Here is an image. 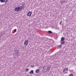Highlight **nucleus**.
<instances>
[{"mask_svg":"<svg viewBox=\"0 0 76 76\" xmlns=\"http://www.w3.org/2000/svg\"><path fill=\"white\" fill-rule=\"evenodd\" d=\"M24 6L23 4H22V5H21V4H20L18 6V8H15V11L16 12V11H18V10L19 11H20L21 10H22V9H23V8H24V6Z\"/></svg>","mask_w":76,"mask_h":76,"instance_id":"f257e3e1","label":"nucleus"},{"mask_svg":"<svg viewBox=\"0 0 76 76\" xmlns=\"http://www.w3.org/2000/svg\"><path fill=\"white\" fill-rule=\"evenodd\" d=\"M43 69H46L47 71H48L50 69L51 66L48 65H47L46 66H44L43 67Z\"/></svg>","mask_w":76,"mask_h":76,"instance_id":"f03ea898","label":"nucleus"},{"mask_svg":"<svg viewBox=\"0 0 76 76\" xmlns=\"http://www.w3.org/2000/svg\"><path fill=\"white\" fill-rule=\"evenodd\" d=\"M19 54V52L18 51H17L14 53L13 56L15 57H16V56H18V55Z\"/></svg>","mask_w":76,"mask_h":76,"instance_id":"7ed1b4c3","label":"nucleus"},{"mask_svg":"<svg viewBox=\"0 0 76 76\" xmlns=\"http://www.w3.org/2000/svg\"><path fill=\"white\" fill-rule=\"evenodd\" d=\"M28 42L29 41H28V40H26L25 41L24 44H25V45H27L28 44Z\"/></svg>","mask_w":76,"mask_h":76,"instance_id":"20e7f679","label":"nucleus"},{"mask_svg":"<svg viewBox=\"0 0 76 76\" xmlns=\"http://www.w3.org/2000/svg\"><path fill=\"white\" fill-rule=\"evenodd\" d=\"M0 1L1 3H4L5 2L6 3H7V2L8 1V0H0Z\"/></svg>","mask_w":76,"mask_h":76,"instance_id":"39448f33","label":"nucleus"},{"mask_svg":"<svg viewBox=\"0 0 76 76\" xmlns=\"http://www.w3.org/2000/svg\"><path fill=\"white\" fill-rule=\"evenodd\" d=\"M32 15V12H29L27 14V16H31Z\"/></svg>","mask_w":76,"mask_h":76,"instance_id":"423d86ee","label":"nucleus"},{"mask_svg":"<svg viewBox=\"0 0 76 76\" xmlns=\"http://www.w3.org/2000/svg\"><path fill=\"white\" fill-rule=\"evenodd\" d=\"M60 42L61 43V45H63L65 43L64 41H61Z\"/></svg>","mask_w":76,"mask_h":76,"instance_id":"0eeeda50","label":"nucleus"},{"mask_svg":"<svg viewBox=\"0 0 76 76\" xmlns=\"http://www.w3.org/2000/svg\"><path fill=\"white\" fill-rule=\"evenodd\" d=\"M65 38L64 37H62L61 38V41H64V39H65Z\"/></svg>","mask_w":76,"mask_h":76,"instance_id":"6e6552de","label":"nucleus"},{"mask_svg":"<svg viewBox=\"0 0 76 76\" xmlns=\"http://www.w3.org/2000/svg\"><path fill=\"white\" fill-rule=\"evenodd\" d=\"M29 74H33L34 73V70H31L29 73Z\"/></svg>","mask_w":76,"mask_h":76,"instance_id":"1a4fd4ad","label":"nucleus"},{"mask_svg":"<svg viewBox=\"0 0 76 76\" xmlns=\"http://www.w3.org/2000/svg\"><path fill=\"white\" fill-rule=\"evenodd\" d=\"M64 2H65L64 0H62L61 2V4H63V3H64Z\"/></svg>","mask_w":76,"mask_h":76,"instance_id":"9d476101","label":"nucleus"},{"mask_svg":"<svg viewBox=\"0 0 76 76\" xmlns=\"http://www.w3.org/2000/svg\"><path fill=\"white\" fill-rule=\"evenodd\" d=\"M48 33H49V34H52V33H53V32H52V31H48Z\"/></svg>","mask_w":76,"mask_h":76,"instance_id":"9b49d317","label":"nucleus"},{"mask_svg":"<svg viewBox=\"0 0 76 76\" xmlns=\"http://www.w3.org/2000/svg\"><path fill=\"white\" fill-rule=\"evenodd\" d=\"M61 47H62V45H61V44H60V45L58 46V47L60 48H61Z\"/></svg>","mask_w":76,"mask_h":76,"instance_id":"f8f14e48","label":"nucleus"},{"mask_svg":"<svg viewBox=\"0 0 76 76\" xmlns=\"http://www.w3.org/2000/svg\"><path fill=\"white\" fill-rule=\"evenodd\" d=\"M39 72V69H37L36 70V72H35L36 73H38Z\"/></svg>","mask_w":76,"mask_h":76,"instance_id":"ddd939ff","label":"nucleus"},{"mask_svg":"<svg viewBox=\"0 0 76 76\" xmlns=\"http://www.w3.org/2000/svg\"><path fill=\"white\" fill-rule=\"evenodd\" d=\"M2 37V34L0 33V38Z\"/></svg>","mask_w":76,"mask_h":76,"instance_id":"4468645a","label":"nucleus"},{"mask_svg":"<svg viewBox=\"0 0 76 76\" xmlns=\"http://www.w3.org/2000/svg\"><path fill=\"white\" fill-rule=\"evenodd\" d=\"M31 67H32V68H33V67H34V66H32V65H31Z\"/></svg>","mask_w":76,"mask_h":76,"instance_id":"2eb2a0df","label":"nucleus"},{"mask_svg":"<svg viewBox=\"0 0 76 76\" xmlns=\"http://www.w3.org/2000/svg\"><path fill=\"white\" fill-rule=\"evenodd\" d=\"M62 23V21H61L59 23V24H61Z\"/></svg>","mask_w":76,"mask_h":76,"instance_id":"dca6fc26","label":"nucleus"},{"mask_svg":"<svg viewBox=\"0 0 76 76\" xmlns=\"http://www.w3.org/2000/svg\"><path fill=\"white\" fill-rule=\"evenodd\" d=\"M65 69H64V70H63V73H64V72H65Z\"/></svg>","mask_w":76,"mask_h":76,"instance_id":"f3484780","label":"nucleus"},{"mask_svg":"<svg viewBox=\"0 0 76 76\" xmlns=\"http://www.w3.org/2000/svg\"><path fill=\"white\" fill-rule=\"evenodd\" d=\"M26 72H28V70H29V69H26Z\"/></svg>","mask_w":76,"mask_h":76,"instance_id":"a211bd4d","label":"nucleus"},{"mask_svg":"<svg viewBox=\"0 0 76 76\" xmlns=\"http://www.w3.org/2000/svg\"><path fill=\"white\" fill-rule=\"evenodd\" d=\"M68 70V68H66L65 69V70Z\"/></svg>","mask_w":76,"mask_h":76,"instance_id":"6ab92c4d","label":"nucleus"},{"mask_svg":"<svg viewBox=\"0 0 76 76\" xmlns=\"http://www.w3.org/2000/svg\"><path fill=\"white\" fill-rule=\"evenodd\" d=\"M14 31H15V32H16V29H15Z\"/></svg>","mask_w":76,"mask_h":76,"instance_id":"aec40b11","label":"nucleus"},{"mask_svg":"<svg viewBox=\"0 0 76 76\" xmlns=\"http://www.w3.org/2000/svg\"><path fill=\"white\" fill-rule=\"evenodd\" d=\"M48 54H50V52H47Z\"/></svg>","mask_w":76,"mask_h":76,"instance_id":"412c9836","label":"nucleus"},{"mask_svg":"<svg viewBox=\"0 0 76 76\" xmlns=\"http://www.w3.org/2000/svg\"><path fill=\"white\" fill-rule=\"evenodd\" d=\"M70 0V1H72V0Z\"/></svg>","mask_w":76,"mask_h":76,"instance_id":"4be33fe9","label":"nucleus"}]
</instances>
